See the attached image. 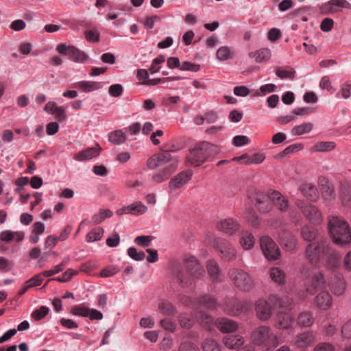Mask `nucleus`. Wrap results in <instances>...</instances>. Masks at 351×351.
<instances>
[{
	"mask_svg": "<svg viewBox=\"0 0 351 351\" xmlns=\"http://www.w3.org/2000/svg\"><path fill=\"white\" fill-rule=\"evenodd\" d=\"M186 270L179 263L172 266L171 274L175 285L180 289H186L195 282L197 280L202 278L205 273L203 266L194 256H186L184 259Z\"/></svg>",
	"mask_w": 351,
	"mask_h": 351,
	"instance_id": "obj_1",
	"label": "nucleus"
},
{
	"mask_svg": "<svg viewBox=\"0 0 351 351\" xmlns=\"http://www.w3.org/2000/svg\"><path fill=\"white\" fill-rule=\"evenodd\" d=\"M219 148L216 145L206 141L201 142L190 150L186 158V165L199 167L219 154Z\"/></svg>",
	"mask_w": 351,
	"mask_h": 351,
	"instance_id": "obj_2",
	"label": "nucleus"
},
{
	"mask_svg": "<svg viewBox=\"0 0 351 351\" xmlns=\"http://www.w3.org/2000/svg\"><path fill=\"white\" fill-rule=\"evenodd\" d=\"M328 230L334 242L346 245L351 241V230L348 223L339 216L332 215L328 220Z\"/></svg>",
	"mask_w": 351,
	"mask_h": 351,
	"instance_id": "obj_3",
	"label": "nucleus"
},
{
	"mask_svg": "<svg viewBox=\"0 0 351 351\" xmlns=\"http://www.w3.org/2000/svg\"><path fill=\"white\" fill-rule=\"evenodd\" d=\"M254 344L267 351H271L280 343L279 337L274 335L271 329L266 326L256 328L252 334Z\"/></svg>",
	"mask_w": 351,
	"mask_h": 351,
	"instance_id": "obj_4",
	"label": "nucleus"
},
{
	"mask_svg": "<svg viewBox=\"0 0 351 351\" xmlns=\"http://www.w3.org/2000/svg\"><path fill=\"white\" fill-rule=\"evenodd\" d=\"M330 243L325 238L309 243L306 247L305 255L309 263L317 265L324 257L325 254L330 252Z\"/></svg>",
	"mask_w": 351,
	"mask_h": 351,
	"instance_id": "obj_5",
	"label": "nucleus"
},
{
	"mask_svg": "<svg viewBox=\"0 0 351 351\" xmlns=\"http://www.w3.org/2000/svg\"><path fill=\"white\" fill-rule=\"evenodd\" d=\"M271 191L267 193L252 186L247 191L248 199L255 206L258 210L263 213H268L271 210V203L270 199Z\"/></svg>",
	"mask_w": 351,
	"mask_h": 351,
	"instance_id": "obj_6",
	"label": "nucleus"
},
{
	"mask_svg": "<svg viewBox=\"0 0 351 351\" xmlns=\"http://www.w3.org/2000/svg\"><path fill=\"white\" fill-rule=\"evenodd\" d=\"M229 276L235 287L242 291H249L254 286L251 276L241 269L232 268L229 270Z\"/></svg>",
	"mask_w": 351,
	"mask_h": 351,
	"instance_id": "obj_7",
	"label": "nucleus"
},
{
	"mask_svg": "<svg viewBox=\"0 0 351 351\" xmlns=\"http://www.w3.org/2000/svg\"><path fill=\"white\" fill-rule=\"evenodd\" d=\"M295 204L302 211V214L312 224L319 225L322 222V215L319 209L314 205L307 203L302 199H296Z\"/></svg>",
	"mask_w": 351,
	"mask_h": 351,
	"instance_id": "obj_8",
	"label": "nucleus"
},
{
	"mask_svg": "<svg viewBox=\"0 0 351 351\" xmlns=\"http://www.w3.org/2000/svg\"><path fill=\"white\" fill-rule=\"evenodd\" d=\"M213 246L217 252L220 258L225 261H232L237 255L234 247L226 239L221 237H216L213 242Z\"/></svg>",
	"mask_w": 351,
	"mask_h": 351,
	"instance_id": "obj_9",
	"label": "nucleus"
},
{
	"mask_svg": "<svg viewBox=\"0 0 351 351\" xmlns=\"http://www.w3.org/2000/svg\"><path fill=\"white\" fill-rule=\"evenodd\" d=\"M260 245L265 257L270 261L278 260L280 258V249L269 236H262L260 238Z\"/></svg>",
	"mask_w": 351,
	"mask_h": 351,
	"instance_id": "obj_10",
	"label": "nucleus"
},
{
	"mask_svg": "<svg viewBox=\"0 0 351 351\" xmlns=\"http://www.w3.org/2000/svg\"><path fill=\"white\" fill-rule=\"evenodd\" d=\"M252 303L241 301L234 298H228L225 301V311L228 315H238L242 312H247L252 308Z\"/></svg>",
	"mask_w": 351,
	"mask_h": 351,
	"instance_id": "obj_11",
	"label": "nucleus"
},
{
	"mask_svg": "<svg viewBox=\"0 0 351 351\" xmlns=\"http://www.w3.org/2000/svg\"><path fill=\"white\" fill-rule=\"evenodd\" d=\"M56 51L68 56L69 58L75 62H84L87 60V55L79 49L66 44H59L56 47Z\"/></svg>",
	"mask_w": 351,
	"mask_h": 351,
	"instance_id": "obj_12",
	"label": "nucleus"
},
{
	"mask_svg": "<svg viewBox=\"0 0 351 351\" xmlns=\"http://www.w3.org/2000/svg\"><path fill=\"white\" fill-rule=\"evenodd\" d=\"M276 302V297L272 296L269 298L268 301L264 300H258L256 303V313L257 317L261 320H267L271 315L272 306L271 303Z\"/></svg>",
	"mask_w": 351,
	"mask_h": 351,
	"instance_id": "obj_13",
	"label": "nucleus"
},
{
	"mask_svg": "<svg viewBox=\"0 0 351 351\" xmlns=\"http://www.w3.org/2000/svg\"><path fill=\"white\" fill-rule=\"evenodd\" d=\"M223 342L226 347L230 349H239V351H254L252 346H243L242 337L230 335L223 338Z\"/></svg>",
	"mask_w": 351,
	"mask_h": 351,
	"instance_id": "obj_14",
	"label": "nucleus"
},
{
	"mask_svg": "<svg viewBox=\"0 0 351 351\" xmlns=\"http://www.w3.org/2000/svg\"><path fill=\"white\" fill-rule=\"evenodd\" d=\"M217 228L228 235H233L239 228V222L232 217H228L217 222Z\"/></svg>",
	"mask_w": 351,
	"mask_h": 351,
	"instance_id": "obj_15",
	"label": "nucleus"
},
{
	"mask_svg": "<svg viewBox=\"0 0 351 351\" xmlns=\"http://www.w3.org/2000/svg\"><path fill=\"white\" fill-rule=\"evenodd\" d=\"M337 7L351 9V4L347 0H330L321 6V12L330 14L338 12Z\"/></svg>",
	"mask_w": 351,
	"mask_h": 351,
	"instance_id": "obj_16",
	"label": "nucleus"
},
{
	"mask_svg": "<svg viewBox=\"0 0 351 351\" xmlns=\"http://www.w3.org/2000/svg\"><path fill=\"white\" fill-rule=\"evenodd\" d=\"M279 242L287 252L295 251L297 248L296 237L288 231L282 230L279 233Z\"/></svg>",
	"mask_w": 351,
	"mask_h": 351,
	"instance_id": "obj_17",
	"label": "nucleus"
},
{
	"mask_svg": "<svg viewBox=\"0 0 351 351\" xmlns=\"http://www.w3.org/2000/svg\"><path fill=\"white\" fill-rule=\"evenodd\" d=\"M302 195L311 202H315L319 195L317 186L311 182H303L298 187Z\"/></svg>",
	"mask_w": 351,
	"mask_h": 351,
	"instance_id": "obj_18",
	"label": "nucleus"
},
{
	"mask_svg": "<svg viewBox=\"0 0 351 351\" xmlns=\"http://www.w3.org/2000/svg\"><path fill=\"white\" fill-rule=\"evenodd\" d=\"M320 186L322 196L326 202H331L335 198L333 185L330 183L324 177H320L318 180Z\"/></svg>",
	"mask_w": 351,
	"mask_h": 351,
	"instance_id": "obj_19",
	"label": "nucleus"
},
{
	"mask_svg": "<svg viewBox=\"0 0 351 351\" xmlns=\"http://www.w3.org/2000/svg\"><path fill=\"white\" fill-rule=\"evenodd\" d=\"M147 210V207L141 202H134L129 206H124L117 210L118 215L123 214H131L133 215H141L144 214Z\"/></svg>",
	"mask_w": 351,
	"mask_h": 351,
	"instance_id": "obj_20",
	"label": "nucleus"
},
{
	"mask_svg": "<svg viewBox=\"0 0 351 351\" xmlns=\"http://www.w3.org/2000/svg\"><path fill=\"white\" fill-rule=\"evenodd\" d=\"M101 148L97 144L92 147L86 148L73 155V159L77 161H85L97 157L100 154Z\"/></svg>",
	"mask_w": 351,
	"mask_h": 351,
	"instance_id": "obj_21",
	"label": "nucleus"
},
{
	"mask_svg": "<svg viewBox=\"0 0 351 351\" xmlns=\"http://www.w3.org/2000/svg\"><path fill=\"white\" fill-rule=\"evenodd\" d=\"M271 207L276 206L280 211L285 212L289 208V200L278 191H271Z\"/></svg>",
	"mask_w": 351,
	"mask_h": 351,
	"instance_id": "obj_22",
	"label": "nucleus"
},
{
	"mask_svg": "<svg viewBox=\"0 0 351 351\" xmlns=\"http://www.w3.org/2000/svg\"><path fill=\"white\" fill-rule=\"evenodd\" d=\"M178 167V164L176 161L169 164L167 166L164 167L161 171L154 173L152 176V179L156 183H160L168 180L169 177L175 172Z\"/></svg>",
	"mask_w": 351,
	"mask_h": 351,
	"instance_id": "obj_23",
	"label": "nucleus"
},
{
	"mask_svg": "<svg viewBox=\"0 0 351 351\" xmlns=\"http://www.w3.org/2000/svg\"><path fill=\"white\" fill-rule=\"evenodd\" d=\"M192 176V171L189 170L183 171L178 173L176 176L171 180L169 182V187L171 189H176L181 187L185 184L188 183V181L191 180Z\"/></svg>",
	"mask_w": 351,
	"mask_h": 351,
	"instance_id": "obj_24",
	"label": "nucleus"
},
{
	"mask_svg": "<svg viewBox=\"0 0 351 351\" xmlns=\"http://www.w3.org/2000/svg\"><path fill=\"white\" fill-rule=\"evenodd\" d=\"M326 289V282L324 279V276L322 273H318L315 274L312 280L311 285H309L306 288V291L313 295L315 293L316 291L318 290H324Z\"/></svg>",
	"mask_w": 351,
	"mask_h": 351,
	"instance_id": "obj_25",
	"label": "nucleus"
},
{
	"mask_svg": "<svg viewBox=\"0 0 351 351\" xmlns=\"http://www.w3.org/2000/svg\"><path fill=\"white\" fill-rule=\"evenodd\" d=\"M332 303V296L326 290L321 291L316 297V304L317 307L320 309H328L331 306Z\"/></svg>",
	"mask_w": 351,
	"mask_h": 351,
	"instance_id": "obj_26",
	"label": "nucleus"
},
{
	"mask_svg": "<svg viewBox=\"0 0 351 351\" xmlns=\"http://www.w3.org/2000/svg\"><path fill=\"white\" fill-rule=\"evenodd\" d=\"M24 233L23 232H12L10 230H4L0 233V240L7 243L14 241L21 242L24 239Z\"/></svg>",
	"mask_w": 351,
	"mask_h": 351,
	"instance_id": "obj_27",
	"label": "nucleus"
},
{
	"mask_svg": "<svg viewBox=\"0 0 351 351\" xmlns=\"http://www.w3.org/2000/svg\"><path fill=\"white\" fill-rule=\"evenodd\" d=\"M73 87L80 89L85 93H90L101 87L100 82L95 81H80L73 84Z\"/></svg>",
	"mask_w": 351,
	"mask_h": 351,
	"instance_id": "obj_28",
	"label": "nucleus"
},
{
	"mask_svg": "<svg viewBox=\"0 0 351 351\" xmlns=\"http://www.w3.org/2000/svg\"><path fill=\"white\" fill-rule=\"evenodd\" d=\"M217 327L222 332L229 333L235 331L238 328V325L232 319L221 318L217 321Z\"/></svg>",
	"mask_w": 351,
	"mask_h": 351,
	"instance_id": "obj_29",
	"label": "nucleus"
},
{
	"mask_svg": "<svg viewBox=\"0 0 351 351\" xmlns=\"http://www.w3.org/2000/svg\"><path fill=\"white\" fill-rule=\"evenodd\" d=\"M293 318L289 313H278L276 317V326L280 329H287L293 323Z\"/></svg>",
	"mask_w": 351,
	"mask_h": 351,
	"instance_id": "obj_30",
	"label": "nucleus"
},
{
	"mask_svg": "<svg viewBox=\"0 0 351 351\" xmlns=\"http://www.w3.org/2000/svg\"><path fill=\"white\" fill-rule=\"evenodd\" d=\"M265 156L263 154H256L252 156H248L247 154L241 155L240 156H236L232 158L234 161H239L241 160H245V164H259L263 161Z\"/></svg>",
	"mask_w": 351,
	"mask_h": 351,
	"instance_id": "obj_31",
	"label": "nucleus"
},
{
	"mask_svg": "<svg viewBox=\"0 0 351 351\" xmlns=\"http://www.w3.org/2000/svg\"><path fill=\"white\" fill-rule=\"evenodd\" d=\"M255 239L252 233L248 231L243 232L241 234L240 243L242 247L245 250H250L253 247Z\"/></svg>",
	"mask_w": 351,
	"mask_h": 351,
	"instance_id": "obj_32",
	"label": "nucleus"
},
{
	"mask_svg": "<svg viewBox=\"0 0 351 351\" xmlns=\"http://www.w3.org/2000/svg\"><path fill=\"white\" fill-rule=\"evenodd\" d=\"M158 311L162 315H175L176 313V308L175 306L167 300H162L158 305Z\"/></svg>",
	"mask_w": 351,
	"mask_h": 351,
	"instance_id": "obj_33",
	"label": "nucleus"
},
{
	"mask_svg": "<svg viewBox=\"0 0 351 351\" xmlns=\"http://www.w3.org/2000/svg\"><path fill=\"white\" fill-rule=\"evenodd\" d=\"M341 203L343 206L351 208V186L344 184L341 186Z\"/></svg>",
	"mask_w": 351,
	"mask_h": 351,
	"instance_id": "obj_34",
	"label": "nucleus"
},
{
	"mask_svg": "<svg viewBox=\"0 0 351 351\" xmlns=\"http://www.w3.org/2000/svg\"><path fill=\"white\" fill-rule=\"evenodd\" d=\"M195 317L197 322L206 328L210 330L213 326V318L208 314L203 313V311H197Z\"/></svg>",
	"mask_w": 351,
	"mask_h": 351,
	"instance_id": "obj_35",
	"label": "nucleus"
},
{
	"mask_svg": "<svg viewBox=\"0 0 351 351\" xmlns=\"http://www.w3.org/2000/svg\"><path fill=\"white\" fill-rule=\"evenodd\" d=\"M324 257L326 258V264L330 268H337L339 265V255L330 246V252L325 254Z\"/></svg>",
	"mask_w": 351,
	"mask_h": 351,
	"instance_id": "obj_36",
	"label": "nucleus"
},
{
	"mask_svg": "<svg viewBox=\"0 0 351 351\" xmlns=\"http://www.w3.org/2000/svg\"><path fill=\"white\" fill-rule=\"evenodd\" d=\"M207 271L213 280H219L221 277L219 273V266L215 261H208L207 263Z\"/></svg>",
	"mask_w": 351,
	"mask_h": 351,
	"instance_id": "obj_37",
	"label": "nucleus"
},
{
	"mask_svg": "<svg viewBox=\"0 0 351 351\" xmlns=\"http://www.w3.org/2000/svg\"><path fill=\"white\" fill-rule=\"evenodd\" d=\"M317 230L313 226H304L302 228V237L305 241L313 242L317 239Z\"/></svg>",
	"mask_w": 351,
	"mask_h": 351,
	"instance_id": "obj_38",
	"label": "nucleus"
},
{
	"mask_svg": "<svg viewBox=\"0 0 351 351\" xmlns=\"http://www.w3.org/2000/svg\"><path fill=\"white\" fill-rule=\"evenodd\" d=\"M336 144L332 141H321L315 144L313 148V152H328L333 150Z\"/></svg>",
	"mask_w": 351,
	"mask_h": 351,
	"instance_id": "obj_39",
	"label": "nucleus"
},
{
	"mask_svg": "<svg viewBox=\"0 0 351 351\" xmlns=\"http://www.w3.org/2000/svg\"><path fill=\"white\" fill-rule=\"evenodd\" d=\"M270 51L267 49H258L255 52L248 53L249 57L255 58L256 62L258 63L267 60L270 58Z\"/></svg>",
	"mask_w": 351,
	"mask_h": 351,
	"instance_id": "obj_40",
	"label": "nucleus"
},
{
	"mask_svg": "<svg viewBox=\"0 0 351 351\" xmlns=\"http://www.w3.org/2000/svg\"><path fill=\"white\" fill-rule=\"evenodd\" d=\"M313 341V336L311 333L307 332L302 333L296 337L295 344L300 348H305L310 345Z\"/></svg>",
	"mask_w": 351,
	"mask_h": 351,
	"instance_id": "obj_41",
	"label": "nucleus"
},
{
	"mask_svg": "<svg viewBox=\"0 0 351 351\" xmlns=\"http://www.w3.org/2000/svg\"><path fill=\"white\" fill-rule=\"evenodd\" d=\"M269 276L272 281L281 285L283 284L285 279L284 271L279 267H272L269 270Z\"/></svg>",
	"mask_w": 351,
	"mask_h": 351,
	"instance_id": "obj_42",
	"label": "nucleus"
},
{
	"mask_svg": "<svg viewBox=\"0 0 351 351\" xmlns=\"http://www.w3.org/2000/svg\"><path fill=\"white\" fill-rule=\"evenodd\" d=\"M313 125L312 123L307 122L296 125L291 129V134L295 136H300L312 131Z\"/></svg>",
	"mask_w": 351,
	"mask_h": 351,
	"instance_id": "obj_43",
	"label": "nucleus"
},
{
	"mask_svg": "<svg viewBox=\"0 0 351 351\" xmlns=\"http://www.w3.org/2000/svg\"><path fill=\"white\" fill-rule=\"evenodd\" d=\"M113 215V212L109 209H100L97 213L92 217L93 223L95 225L102 222L106 218H109Z\"/></svg>",
	"mask_w": 351,
	"mask_h": 351,
	"instance_id": "obj_44",
	"label": "nucleus"
},
{
	"mask_svg": "<svg viewBox=\"0 0 351 351\" xmlns=\"http://www.w3.org/2000/svg\"><path fill=\"white\" fill-rule=\"evenodd\" d=\"M108 140L114 144L120 145L125 141L126 135L121 130H115L109 133Z\"/></svg>",
	"mask_w": 351,
	"mask_h": 351,
	"instance_id": "obj_45",
	"label": "nucleus"
},
{
	"mask_svg": "<svg viewBox=\"0 0 351 351\" xmlns=\"http://www.w3.org/2000/svg\"><path fill=\"white\" fill-rule=\"evenodd\" d=\"M180 326L182 328L189 329L194 325V318L186 313H182L178 317Z\"/></svg>",
	"mask_w": 351,
	"mask_h": 351,
	"instance_id": "obj_46",
	"label": "nucleus"
},
{
	"mask_svg": "<svg viewBox=\"0 0 351 351\" xmlns=\"http://www.w3.org/2000/svg\"><path fill=\"white\" fill-rule=\"evenodd\" d=\"M313 320L312 314L311 313H307V311L300 313L297 319L298 324L304 327L311 326L313 323Z\"/></svg>",
	"mask_w": 351,
	"mask_h": 351,
	"instance_id": "obj_47",
	"label": "nucleus"
},
{
	"mask_svg": "<svg viewBox=\"0 0 351 351\" xmlns=\"http://www.w3.org/2000/svg\"><path fill=\"white\" fill-rule=\"evenodd\" d=\"M331 290L334 294L341 295L346 289V283L340 277H336L335 280L330 285Z\"/></svg>",
	"mask_w": 351,
	"mask_h": 351,
	"instance_id": "obj_48",
	"label": "nucleus"
},
{
	"mask_svg": "<svg viewBox=\"0 0 351 351\" xmlns=\"http://www.w3.org/2000/svg\"><path fill=\"white\" fill-rule=\"evenodd\" d=\"M202 348L204 351H221L219 344L214 339H205Z\"/></svg>",
	"mask_w": 351,
	"mask_h": 351,
	"instance_id": "obj_49",
	"label": "nucleus"
},
{
	"mask_svg": "<svg viewBox=\"0 0 351 351\" xmlns=\"http://www.w3.org/2000/svg\"><path fill=\"white\" fill-rule=\"evenodd\" d=\"M198 303L200 306L210 309L216 308L217 302L215 300L209 295H204L199 298Z\"/></svg>",
	"mask_w": 351,
	"mask_h": 351,
	"instance_id": "obj_50",
	"label": "nucleus"
},
{
	"mask_svg": "<svg viewBox=\"0 0 351 351\" xmlns=\"http://www.w3.org/2000/svg\"><path fill=\"white\" fill-rule=\"evenodd\" d=\"M155 156L157 158V160L159 162L160 166L169 162L170 164L173 161H176V163L178 164L177 160L173 158L169 152L168 151L159 153L158 154H156Z\"/></svg>",
	"mask_w": 351,
	"mask_h": 351,
	"instance_id": "obj_51",
	"label": "nucleus"
},
{
	"mask_svg": "<svg viewBox=\"0 0 351 351\" xmlns=\"http://www.w3.org/2000/svg\"><path fill=\"white\" fill-rule=\"evenodd\" d=\"M245 218L247 221L254 227H258L260 223L259 218L253 208H248L245 211Z\"/></svg>",
	"mask_w": 351,
	"mask_h": 351,
	"instance_id": "obj_52",
	"label": "nucleus"
},
{
	"mask_svg": "<svg viewBox=\"0 0 351 351\" xmlns=\"http://www.w3.org/2000/svg\"><path fill=\"white\" fill-rule=\"evenodd\" d=\"M276 75L281 79H291L293 80L295 75V71L289 68L288 69H284L282 67H278L276 71Z\"/></svg>",
	"mask_w": 351,
	"mask_h": 351,
	"instance_id": "obj_53",
	"label": "nucleus"
},
{
	"mask_svg": "<svg viewBox=\"0 0 351 351\" xmlns=\"http://www.w3.org/2000/svg\"><path fill=\"white\" fill-rule=\"evenodd\" d=\"M88 307H86L84 304H81L73 306L71 309V313L75 315H79L82 317H87L88 315Z\"/></svg>",
	"mask_w": 351,
	"mask_h": 351,
	"instance_id": "obj_54",
	"label": "nucleus"
},
{
	"mask_svg": "<svg viewBox=\"0 0 351 351\" xmlns=\"http://www.w3.org/2000/svg\"><path fill=\"white\" fill-rule=\"evenodd\" d=\"M216 56L219 60H226L232 58V52L228 47H222L217 49Z\"/></svg>",
	"mask_w": 351,
	"mask_h": 351,
	"instance_id": "obj_55",
	"label": "nucleus"
},
{
	"mask_svg": "<svg viewBox=\"0 0 351 351\" xmlns=\"http://www.w3.org/2000/svg\"><path fill=\"white\" fill-rule=\"evenodd\" d=\"M104 234L102 228H97L86 234V241L89 242H93L99 240Z\"/></svg>",
	"mask_w": 351,
	"mask_h": 351,
	"instance_id": "obj_56",
	"label": "nucleus"
},
{
	"mask_svg": "<svg viewBox=\"0 0 351 351\" xmlns=\"http://www.w3.org/2000/svg\"><path fill=\"white\" fill-rule=\"evenodd\" d=\"M302 147L301 145H291L286 147L282 152L276 156V158H280L283 157H287V156L293 154L295 152H297L301 149Z\"/></svg>",
	"mask_w": 351,
	"mask_h": 351,
	"instance_id": "obj_57",
	"label": "nucleus"
},
{
	"mask_svg": "<svg viewBox=\"0 0 351 351\" xmlns=\"http://www.w3.org/2000/svg\"><path fill=\"white\" fill-rule=\"evenodd\" d=\"M160 326L167 331L175 332L176 329V322L170 318L162 319L160 322Z\"/></svg>",
	"mask_w": 351,
	"mask_h": 351,
	"instance_id": "obj_58",
	"label": "nucleus"
},
{
	"mask_svg": "<svg viewBox=\"0 0 351 351\" xmlns=\"http://www.w3.org/2000/svg\"><path fill=\"white\" fill-rule=\"evenodd\" d=\"M128 256L136 261H143L145 258V254L143 252H137L136 248L131 247L128 250Z\"/></svg>",
	"mask_w": 351,
	"mask_h": 351,
	"instance_id": "obj_59",
	"label": "nucleus"
},
{
	"mask_svg": "<svg viewBox=\"0 0 351 351\" xmlns=\"http://www.w3.org/2000/svg\"><path fill=\"white\" fill-rule=\"evenodd\" d=\"M123 92V88L120 84L110 85L108 88V93L114 97H121Z\"/></svg>",
	"mask_w": 351,
	"mask_h": 351,
	"instance_id": "obj_60",
	"label": "nucleus"
},
{
	"mask_svg": "<svg viewBox=\"0 0 351 351\" xmlns=\"http://www.w3.org/2000/svg\"><path fill=\"white\" fill-rule=\"evenodd\" d=\"M165 61V57L162 55L158 56L154 58L152 61V65L149 69V71L151 74H154L159 71L160 66H158Z\"/></svg>",
	"mask_w": 351,
	"mask_h": 351,
	"instance_id": "obj_61",
	"label": "nucleus"
},
{
	"mask_svg": "<svg viewBox=\"0 0 351 351\" xmlns=\"http://www.w3.org/2000/svg\"><path fill=\"white\" fill-rule=\"evenodd\" d=\"M48 313L49 308L45 306H43L39 309L32 313V317L36 320H40L46 317Z\"/></svg>",
	"mask_w": 351,
	"mask_h": 351,
	"instance_id": "obj_62",
	"label": "nucleus"
},
{
	"mask_svg": "<svg viewBox=\"0 0 351 351\" xmlns=\"http://www.w3.org/2000/svg\"><path fill=\"white\" fill-rule=\"evenodd\" d=\"M77 273V271L75 270H73L72 269H68L62 275V276L56 278L53 280H55L59 282H68Z\"/></svg>",
	"mask_w": 351,
	"mask_h": 351,
	"instance_id": "obj_63",
	"label": "nucleus"
},
{
	"mask_svg": "<svg viewBox=\"0 0 351 351\" xmlns=\"http://www.w3.org/2000/svg\"><path fill=\"white\" fill-rule=\"evenodd\" d=\"M179 351H199V348L196 344L191 341L182 342Z\"/></svg>",
	"mask_w": 351,
	"mask_h": 351,
	"instance_id": "obj_64",
	"label": "nucleus"
}]
</instances>
